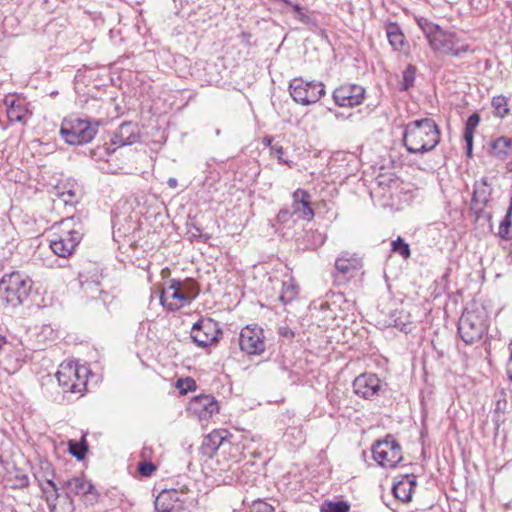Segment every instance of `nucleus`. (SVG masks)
<instances>
[{"mask_svg":"<svg viewBox=\"0 0 512 512\" xmlns=\"http://www.w3.org/2000/svg\"><path fill=\"white\" fill-rule=\"evenodd\" d=\"M272 150L276 152L278 159L282 160L283 148L281 146H274L272 147Z\"/></svg>","mask_w":512,"mask_h":512,"instance_id":"obj_46","label":"nucleus"},{"mask_svg":"<svg viewBox=\"0 0 512 512\" xmlns=\"http://www.w3.org/2000/svg\"><path fill=\"white\" fill-rule=\"evenodd\" d=\"M332 96L337 106L352 108L363 102L365 89L357 84H344L336 88Z\"/></svg>","mask_w":512,"mask_h":512,"instance_id":"obj_14","label":"nucleus"},{"mask_svg":"<svg viewBox=\"0 0 512 512\" xmlns=\"http://www.w3.org/2000/svg\"><path fill=\"white\" fill-rule=\"evenodd\" d=\"M289 92L296 103L307 106L318 102L325 95V86L322 82L306 81L298 77L290 81Z\"/></svg>","mask_w":512,"mask_h":512,"instance_id":"obj_10","label":"nucleus"},{"mask_svg":"<svg viewBox=\"0 0 512 512\" xmlns=\"http://www.w3.org/2000/svg\"><path fill=\"white\" fill-rule=\"evenodd\" d=\"M372 454L374 460L386 468H394L402 460L401 446L391 436L377 441L372 447Z\"/></svg>","mask_w":512,"mask_h":512,"instance_id":"obj_11","label":"nucleus"},{"mask_svg":"<svg viewBox=\"0 0 512 512\" xmlns=\"http://www.w3.org/2000/svg\"><path fill=\"white\" fill-rule=\"evenodd\" d=\"M492 106L499 117L503 118L509 112L507 98L502 95L493 97Z\"/></svg>","mask_w":512,"mask_h":512,"instance_id":"obj_31","label":"nucleus"},{"mask_svg":"<svg viewBox=\"0 0 512 512\" xmlns=\"http://www.w3.org/2000/svg\"><path fill=\"white\" fill-rule=\"evenodd\" d=\"M349 506L344 502L332 503L329 506L328 512H348Z\"/></svg>","mask_w":512,"mask_h":512,"instance_id":"obj_42","label":"nucleus"},{"mask_svg":"<svg viewBox=\"0 0 512 512\" xmlns=\"http://www.w3.org/2000/svg\"><path fill=\"white\" fill-rule=\"evenodd\" d=\"M139 139L138 126L133 122H123L111 135L108 150L136 143Z\"/></svg>","mask_w":512,"mask_h":512,"instance_id":"obj_17","label":"nucleus"},{"mask_svg":"<svg viewBox=\"0 0 512 512\" xmlns=\"http://www.w3.org/2000/svg\"><path fill=\"white\" fill-rule=\"evenodd\" d=\"M187 234L193 239H203L205 242L210 239V235L203 234L201 229L195 223L187 225Z\"/></svg>","mask_w":512,"mask_h":512,"instance_id":"obj_35","label":"nucleus"},{"mask_svg":"<svg viewBox=\"0 0 512 512\" xmlns=\"http://www.w3.org/2000/svg\"><path fill=\"white\" fill-rule=\"evenodd\" d=\"M416 23L434 52L460 58L471 51L470 46L462 42L455 32L443 30L424 17H417Z\"/></svg>","mask_w":512,"mask_h":512,"instance_id":"obj_2","label":"nucleus"},{"mask_svg":"<svg viewBox=\"0 0 512 512\" xmlns=\"http://www.w3.org/2000/svg\"><path fill=\"white\" fill-rule=\"evenodd\" d=\"M392 251L398 253L404 259L409 258L411 254L409 245L401 237L392 242Z\"/></svg>","mask_w":512,"mask_h":512,"instance_id":"obj_32","label":"nucleus"},{"mask_svg":"<svg viewBox=\"0 0 512 512\" xmlns=\"http://www.w3.org/2000/svg\"><path fill=\"white\" fill-rule=\"evenodd\" d=\"M249 512H275L273 506L262 500H256L252 503Z\"/></svg>","mask_w":512,"mask_h":512,"instance_id":"obj_36","label":"nucleus"},{"mask_svg":"<svg viewBox=\"0 0 512 512\" xmlns=\"http://www.w3.org/2000/svg\"><path fill=\"white\" fill-rule=\"evenodd\" d=\"M480 122V116L478 113L470 115L465 123L463 138L466 142L467 155H472L473 137L476 127Z\"/></svg>","mask_w":512,"mask_h":512,"instance_id":"obj_25","label":"nucleus"},{"mask_svg":"<svg viewBox=\"0 0 512 512\" xmlns=\"http://www.w3.org/2000/svg\"><path fill=\"white\" fill-rule=\"evenodd\" d=\"M46 483L51 490L47 488H43L42 490L45 494L50 512H74L73 500L70 498L68 492L60 496L58 493L59 488L53 480L47 479Z\"/></svg>","mask_w":512,"mask_h":512,"instance_id":"obj_15","label":"nucleus"},{"mask_svg":"<svg viewBox=\"0 0 512 512\" xmlns=\"http://www.w3.org/2000/svg\"><path fill=\"white\" fill-rule=\"evenodd\" d=\"M156 466L151 462H140L138 465V471L140 475L148 477L152 474L153 471H155Z\"/></svg>","mask_w":512,"mask_h":512,"instance_id":"obj_39","label":"nucleus"},{"mask_svg":"<svg viewBox=\"0 0 512 512\" xmlns=\"http://www.w3.org/2000/svg\"><path fill=\"white\" fill-rule=\"evenodd\" d=\"M33 282L20 272L5 274L0 281L2 299L12 307L22 305L29 297Z\"/></svg>","mask_w":512,"mask_h":512,"instance_id":"obj_5","label":"nucleus"},{"mask_svg":"<svg viewBox=\"0 0 512 512\" xmlns=\"http://www.w3.org/2000/svg\"><path fill=\"white\" fill-rule=\"evenodd\" d=\"M15 486L16 487H19V488H24V487H27L29 485V478L28 476L23 473L22 471L20 470H16L15 472Z\"/></svg>","mask_w":512,"mask_h":512,"instance_id":"obj_40","label":"nucleus"},{"mask_svg":"<svg viewBox=\"0 0 512 512\" xmlns=\"http://www.w3.org/2000/svg\"><path fill=\"white\" fill-rule=\"evenodd\" d=\"M386 34L390 45L395 50H402L405 44V37L400 27L396 23H389L386 26Z\"/></svg>","mask_w":512,"mask_h":512,"instance_id":"obj_27","label":"nucleus"},{"mask_svg":"<svg viewBox=\"0 0 512 512\" xmlns=\"http://www.w3.org/2000/svg\"><path fill=\"white\" fill-rule=\"evenodd\" d=\"M362 267L361 259L349 253H343L335 261V268L345 278L353 277Z\"/></svg>","mask_w":512,"mask_h":512,"instance_id":"obj_20","label":"nucleus"},{"mask_svg":"<svg viewBox=\"0 0 512 512\" xmlns=\"http://www.w3.org/2000/svg\"><path fill=\"white\" fill-rule=\"evenodd\" d=\"M416 484V477L414 475H405L393 485L392 492L395 498L402 502H408L412 498Z\"/></svg>","mask_w":512,"mask_h":512,"instance_id":"obj_21","label":"nucleus"},{"mask_svg":"<svg viewBox=\"0 0 512 512\" xmlns=\"http://www.w3.org/2000/svg\"><path fill=\"white\" fill-rule=\"evenodd\" d=\"M63 488L76 495L92 493L93 485L83 477H73L63 483Z\"/></svg>","mask_w":512,"mask_h":512,"instance_id":"obj_24","label":"nucleus"},{"mask_svg":"<svg viewBox=\"0 0 512 512\" xmlns=\"http://www.w3.org/2000/svg\"><path fill=\"white\" fill-rule=\"evenodd\" d=\"M293 203L291 210L295 215L296 219L311 220L314 217V212L311 207V196L303 190L297 189L293 193Z\"/></svg>","mask_w":512,"mask_h":512,"instance_id":"obj_18","label":"nucleus"},{"mask_svg":"<svg viewBox=\"0 0 512 512\" xmlns=\"http://www.w3.org/2000/svg\"><path fill=\"white\" fill-rule=\"evenodd\" d=\"M7 117L10 122H24L27 116V109L19 100L6 98Z\"/></svg>","mask_w":512,"mask_h":512,"instance_id":"obj_23","label":"nucleus"},{"mask_svg":"<svg viewBox=\"0 0 512 512\" xmlns=\"http://www.w3.org/2000/svg\"><path fill=\"white\" fill-rule=\"evenodd\" d=\"M190 407L202 420L211 418L219 410L218 403L212 395L196 396L191 401Z\"/></svg>","mask_w":512,"mask_h":512,"instance_id":"obj_19","label":"nucleus"},{"mask_svg":"<svg viewBox=\"0 0 512 512\" xmlns=\"http://www.w3.org/2000/svg\"><path fill=\"white\" fill-rule=\"evenodd\" d=\"M239 345L250 355H260L265 351L263 330L257 326H246L240 332Z\"/></svg>","mask_w":512,"mask_h":512,"instance_id":"obj_13","label":"nucleus"},{"mask_svg":"<svg viewBox=\"0 0 512 512\" xmlns=\"http://www.w3.org/2000/svg\"><path fill=\"white\" fill-rule=\"evenodd\" d=\"M292 8H293V10H294V12H295V15H297V14H299L300 12H302V11H303V8H302L300 5H298V4H294V5H292Z\"/></svg>","mask_w":512,"mask_h":512,"instance_id":"obj_48","label":"nucleus"},{"mask_svg":"<svg viewBox=\"0 0 512 512\" xmlns=\"http://www.w3.org/2000/svg\"><path fill=\"white\" fill-rule=\"evenodd\" d=\"M402 331H405L407 332V325L406 324H403V326L400 328Z\"/></svg>","mask_w":512,"mask_h":512,"instance_id":"obj_50","label":"nucleus"},{"mask_svg":"<svg viewBox=\"0 0 512 512\" xmlns=\"http://www.w3.org/2000/svg\"><path fill=\"white\" fill-rule=\"evenodd\" d=\"M83 237L81 223L75 217L63 219L59 224V233L50 239V248L59 257L72 255Z\"/></svg>","mask_w":512,"mask_h":512,"instance_id":"obj_3","label":"nucleus"},{"mask_svg":"<svg viewBox=\"0 0 512 512\" xmlns=\"http://www.w3.org/2000/svg\"><path fill=\"white\" fill-rule=\"evenodd\" d=\"M511 145V139L502 136L492 142L491 148L496 157L504 158L507 155Z\"/></svg>","mask_w":512,"mask_h":512,"instance_id":"obj_29","label":"nucleus"},{"mask_svg":"<svg viewBox=\"0 0 512 512\" xmlns=\"http://www.w3.org/2000/svg\"><path fill=\"white\" fill-rule=\"evenodd\" d=\"M492 194V188L485 178L477 181L474 185L472 202L476 204L486 205Z\"/></svg>","mask_w":512,"mask_h":512,"instance_id":"obj_26","label":"nucleus"},{"mask_svg":"<svg viewBox=\"0 0 512 512\" xmlns=\"http://www.w3.org/2000/svg\"><path fill=\"white\" fill-rule=\"evenodd\" d=\"M193 493L186 485L181 488L162 490L155 499V510L157 512H180L193 505Z\"/></svg>","mask_w":512,"mask_h":512,"instance_id":"obj_9","label":"nucleus"},{"mask_svg":"<svg viewBox=\"0 0 512 512\" xmlns=\"http://www.w3.org/2000/svg\"><path fill=\"white\" fill-rule=\"evenodd\" d=\"M197 295V285L193 280L171 279L167 286L161 290L160 302L169 311H177L194 300Z\"/></svg>","mask_w":512,"mask_h":512,"instance_id":"obj_4","label":"nucleus"},{"mask_svg":"<svg viewBox=\"0 0 512 512\" xmlns=\"http://www.w3.org/2000/svg\"><path fill=\"white\" fill-rule=\"evenodd\" d=\"M488 317L484 308L465 309L458 323V333L466 344L482 339L488 329Z\"/></svg>","mask_w":512,"mask_h":512,"instance_id":"obj_7","label":"nucleus"},{"mask_svg":"<svg viewBox=\"0 0 512 512\" xmlns=\"http://www.w3.org/2000/svg\"><path fill=\"white\" fill-rule=\"evenodd\" d=\"M354 393L364 399H371L378 395L382 388V382L373 373H363L357 376L352 384Z\"/></svg>","mask_w":512,"mask_h":512,"instance_id":"obj_16","label":"nucleus"},{"mask_svg":"<svg viewBox=\"0 0 512 512\" xmlns=\"http://www.w3.org/2000/svg\"><path fill=\"white\" fill-rule=\"evenodd\" d=\"M8 345V341L6 337L2 334H0V353L5 349V347Z\"/></svg>","mask_w":512,"mask_h":512,"instance_id":"obj_45","label":"nucleus"},{"mask_svg":"<svg viewBox=\"0 0 512 512\" xmlns=\"http://www.w3.org/2000/svg\"><path fill=\"white\" fill-rule=\"evenodd\" d=\"M222 335V331L216 321L200 319L191 330V338L199 347H207L217 342Z\"/></svg>","mask_w":512,"mask_h":512,"instance_id":"obj_12","label":"nucleus"},{"mask_svg":"<svg viewBox=\"0 0 512 512\" xmlns=\"http://www.w3.org/2000/svg\"><path fill=\"white\" fill-rule=\"evenodd\" d=\"M167 183H168L169 187H171V188H176L178 185L177 179H175V178H169Z\"/></svg>","mask_w":512,"mask_h":512,"instance_id":"obj_47","label":"nucleus"},{"mask_svg":"<svg viewBox=\"0 0 512 512\" xmlns=\"http://www.w3.org/2000/svg\"><path fill=\"white\" fill-rule=\"evenodd\" d=\"M277 284L280 285V293L277 299L284 305L292 302L298 296L299 287L292 276L287 275L285 279L279 281L276 280Z\"/></svg>","mask_w":512,"mask_h":512,"instance_id":"obj_22","label":"nucleus"},{"mask_svg":"<svg viewBox=\"0 0 512 512\" xmlns=\"http://www.w3.org/2000/svg\"><path fill=\"white\" fill-rule=\"evenodd\" d=\"M415 80V69L411 65L403 72L402 90H408L413 86Z\"/></svg>","mask_w":512,"mask_h":512,"instance_id":"obj_34","label":"nucleus"},{"mask_svg":"<svg viewBox=\"0 0 512 512\" xmlns=\"http://www.w3.org/2000/svg\"><path fill=\"white\" fill-rule=\"evenodd\" d=\"M295 215L291 208H282L277 214V221L281 224H287Z\"/></svg>","mask_w":512,"mask_h":512,"instance_id":"obj_38","label":"nucleus"},{"mask_svg":"<svg viewBox=\"0 0 512 512\" xmlns=\"http://www.w3.org/2000/svg\"><path fill=\"white\" fill-rule=\"evenodd\" d=\"M173 2H174L175 4H177L178 2H180V3H181V2H182V0H173Z\"/></svg>","mask_w":512,"mask_h":512,"instance_id":"obj_51","label":"nucleus"},{"mask_svg":"<svg viewBox=\"0 0 512 512\" xmlns=\"http://www.w3.org/2000/svg\"><path fill=\"white\" fill-rule=\"evenodd\" d=\"M88 368L73 361L60 364L56 378L64 392L80 393L86 389Z\"/></svg>","mask_w":512,"mask_h":512,"instance_id":"obj_8","label":"nucleus"},{"mask_svg":"<svg viewBox=\"0 0 512 512\" xmlns=\"http://www.w3.org/2000/svg\"><path fill=\"white\" fill-rule=\"evenodd\" d=\"M68 450L70 454L76 457L78 460H82L87 452V448L84 443H77L76 441L72 440L68 442Z\"/></svg>","mask_w":512,"mask_h":512,"instance_id":"obj_33","label":"nucleus"},{"mask_svg":"<svg viewBox=\"0 0 512 512\" xmlns=\"http://www.w3.org/2000/svg\"><path fill=\"white\" fill-rule=\"evenodd\" d=\"M195 387H196L195 381L190 378H187L185 380L179 379L177 381V388L180 389L181 393L186 394L189 391L195 389Z\"/></svg>","mask_w":512,"mask_h":512,"instance_id":"obj_37","label":"nucleus"},{"mask_svg":"<svg viewBox=\"0 0 512 512\" xmlns=\"http://www.w3.org/2000/svg\"><path fill=\"white\" fill-rule=\"evenodd\" d=\"M98 125L97 121L68 116L61 123L60 135L69 145H83L95 137Z\"/></svg>","mask_w":512,"mask_h":512,"instance_id":"obj_6","label":"nucleus"},{"mask_svg":"<svg viewBox=\"0 0 512 512\" xmlns=\"http://www.w3.org/2000/svg\"><path fill=\"white\" fill-rule=\"evenodd\" d=\"M60 198L65 204L72 205L77 202L76 194L72 190L63 191L60 193Z\"/></svg>","mask_w":512,"mask_h":512,"instance_id":"obj_41","label":"nucleus"},{"mask_svg":"<svg viewBox=\"0 0 512 512\" xmlns=\"http://www.w3.org/2000/svg\"><path fill=\"white\" fill-rule=\"evenodd\" d=\"M440 136L436 122L432 118H422L405 125L402 140L409 153L424 154L435 149Z\"/></svg>","mask_w":512,"mask_h":512,"instance_id":"obj_1","label":"nucleus"},{"mask_svg":"<svg viewBox=\"0 0 512 512\" xmlns=\"http://www.w3.org/2000/svg\"><path fill=\"white\" fill-rule=\"evenodd\" d=\"M511 217H512V202L507 210V213L504 217V219L501 221L499 225V231L498 235L505 240L512 239V232L510 231L511 228Z\"/></svg>","mask_w":512,"mask_h":512,"instance_id":"obj_30","label":"nucleus"},{"mask_svg":"<svg viewBox=\"0 0 512 512\" xmlns=\"http://www.w3.org/2000/svg\"><path fill=\"white\" fill-rule=\"evenodd\" d=\"M501 409H502L501 402H500V401H498V402H497V406H496V412H497V411H499V410H501Z\"/></svg>","mask_w":512,"mask_h":512,"instance_id":"obj_49","label":"nucleus"},{"mask_svg":"<svg viewBox=\"0 0 512 512\" xmlns=\"http://www.w3.org/2000/svg\"><path fill=\"white\" fill-rule=\"evenodd\" d=\"M228 435L227 430H214L205 439L203 445L213 451L219 449L224 444Z\"/></svg>","mask_w":512,"mask_h":512,"instance_id":"obj_28","label":"nucleus"},{"mask_svg":"<svg viewBox=\"0 0 512 512\" xmlns=\"http://www.w3.org/2000/svg\"><path fill=\"white\" fill-rule=\"evenodd\" d=\"M295 18L306 25H313L316 26V22L314 19H312L308 14H306L304 11L300 12L299 14L295 15Z\"/></svg>","mask_w":512,"mask_h":512,"instance_id":"obj_43","label":"nucleus"},{"mask_svg":"<svg viewBox=\"0 0 512 512\" xmlns=\"http://www.w3.org/2000/svg\"><path fill=\"white\" fill-rule=\"evenodd\" d=\"M509 358L507 362V374L509 376V379L512 381V341L509 344Z\"/></svg>","mask_w":512,"mask_h":512,"instance_id":"obj_44","label":"nucleus"}]
</instances>
